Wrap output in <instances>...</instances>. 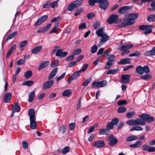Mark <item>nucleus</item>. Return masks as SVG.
Wrapping results in <instances>:
<instances>
[{"instance_id":"f257e3e1","label":"nucleus","mask_w":155,"mask_h":155,"mask_svg":"<svg viewBox=\"0 0 155 155\" xmlns=\"http://www.w3.org/2000/svg\"><path fill=\"white\" fill-rule=\"evenodd\" d=\"M28 116L30 117L31 128L34 129L37 127V123L35 120V112L33 109H31L28 111Z\"/></svg>"},{"instance_id":"f03ea898","label":"nucleus","mask_w":155,"mask_h":155,"mask_svg":"<svg viewBox=\"0 0 155 155\" xmlns=\"http://www.w3.org/2000/svg\"><path fill=\"white\" fill-rule=\"evenodd\" d=\"M150 69L149 67L146 65L143 67L141 65L137 66L136 69V72L139 74L142 75L144 73L148 74L150 72Z\"/></svg>"},{"instance_id":"7ed1b4c3","label":"nucleus","mask_w":155,"mask_h":155,"mask_svg":"<svg viewBox=\"0 0 155 155\" xmlns=\"http://www.w3.org/2000/svg\"><path fill=\"white\" fill-rule=\"evenodd\" d=\"M153 26L152 25H141L139 27V28L142 30H145L144 34L147 35L152 32V28Z\"/></svg>"},{"instance_id":"20e7f679","label":"nucleus","mask_w":155,"mask_h":155,"mask_svg":"<svg viewBox=\"0 0 155 155\" xmlns=\"http://www.w3.org/2000/svg\"><path fill=\"white\" fill-rule=\"evenodd\" d=\"M139 117L142 119L145 120L147 123H150L153 121L154 118L153 117H151L148 114H143L139 115Z\"/></svg>"},{"instance_id":"39448f33","label":"nucleus","mask_w":155,"mask_h":155,"mask_svg":"<svg viewBox=\"0 0 155 155\" xmlns=\"http://www.w3.org/2000/svg\"><path fill=\"white\" fill-rule=\"evenodd\" d=\"M107 84V81L106 80H104L98 82H94L92 84V87L95 88L96 87H102L106 86Z\"/></svg>"},{"instance_id":"423d86ee","label":"nucleus","mask_w":155,"mask_h":155,"mask_svg":"<svg viewBox=\"0 0 155 155\" xmlns=\"http://www.w3.org/2000/svg\"><path fill=\"white\" fill-rule=\"evenodd\" d=\"M119 18L118 16L116 15H112L107 19V22L109 24H112L114 23H117V20Z\"/></svg>"},{"instance_id":"0eeeda50","label":"nucleus","mask_w":155,"mask_h":155,"mask_svg":"<svg viewBox=\"0 0 155 155\" xmlns=\"http://www.w3.org/2000/svg\"><path fill=\"white\" fill-rule=\"evenodd\" d=\"M108 140L110 141L109 144L110 146L115 145L117 142V139L113 134L110 135L108 137Z\"/></svg>"},{"instance_id":"6e6552de","label":"nucleus","mask_w":155,"mask_h":155,"mask_svg":"<svg viewBox=\"0 0 155 155\" xmlns=\"http://www.w3.org/2000/svg\"><path fill=\"white\" fill-rule=\"evenodd\" d=\"M105 145V143L104 141H97L93 142V146L96 148H102Z\"/></svg>"},{"instance_id":"1a4fd4ad","label":"nucleus","mask_w":155,"mask_h":155,"mask_svg":"<svg viewBox=\"0 0 155 155\" xmlns=\"http://www.w3.org/2000/svg\"><path fill=\"white\" fill-rule=\"evenodd\" d=\"M130 75L129 74L123 75L120 80V82L124 84H127L130 81Z\"/></svg>"},{"instance_id":"9d476101","label":"nucleus","mask_w":155,"mask_h":155,"mask_svg":"<svg viewBox=\"0 0 155 155\" xmlns=\"http://www.w3.org/2000/svg\"><path fill=\"white\" fill-rule=\"evenodd\" d=\"M109 2L107 0H103L99 3V6L102 10H105L107 8Z\"/></svg>"},{"instance_id":"9b49d317","label":"nucleus","mask_w":155,"mask_h":155,"mask_svg":"<svg viewBox=\"0 0 155 155\" xmlns=\"http://www.w3.org/2000/svg\"><path fill=\"white\" fill-rule=\"evenodd\" d=\"M48 17L47 15H44L41 16L39 18L35 24L36 26H38L45 21L48 18Z\"/></svg>"},{"instance_id":"f8f14e48","label":"nucleus","mask_w":155,"mask_h":155,"mask_svg":"<svg viewBox=\"0 0 155 155\" xmlns=\"http://www.w3.org/2000/svg\"><path fill=\"white\" fill-rule=\"evenodd\" d=\"M101 37V41L98 45V47H100L104 43L109 40L110 37L106 34H104Z\"/></svg>"},{"instance_id":"ddd939ff","label":"nucleus","mask_w":155,"mask_h":155,"mask_svg":"<svg viewBox=\"0 0 155 155\" xmlns=\"http://www.w3.org/2000/svg\"><path fill=\"white\" fill-rule=\"evenodd\" d=\"M123 21L124 22V24L127 26H129L134 24L135 21H134V19H132L131 18L126 17L124 19Z\"/></svg>"},{"instance_id":"4468645a","label":"nucleus","mask_w":155,"mask_h":155,"mask_svg":"<svg viewBox=\"0 0 155 155\" xmlns=\"http://www.w3.org/2000/svg\"><path fill=\"white\" fill-rule=\"evenodd\" d=\"M20 109L21 107L19 104L18 102H15L12 106V110L13 113L19 112L20 110Z\"/></svg>"},{"instance_id":"2eb2a0df","label":"nucleus","mask_w":155,"mask_h":155,"mask_svg":"<svg viewBox=\"0 0 155 155\" xmlns=\"http://www.w3.org/2000/svg\"><path fill=\"white\" fill-rule=\"evenodd\" d=\"M68 54V52L67 51L63 52L61 49H59L57 51L56 54V55L57 56H60V58L65 57Z\"/></svg>"},{"instance_id":"dca6fc26","label":"nucleus","mask_w":155,"mask_h":155,"mask_svg":"<svg viewBox=\"0 0 155 155\" xmlns=\"http://www.w3.org/2000/svg\"><path fill=\"white\" fill-rule=\"evenodd\" d=\"M54 83V81L52 80L46 82L43 85V89L45 90L50 87L53 85Z\"/></svg>"},{"instance_id":"f3484780","label":"nucleus","mask_w":155,"mask_h":155,"mask_svg":"<svg viewBox=\"0 0 155 155\" xmlns=\"http://www.w3.org/2000/svg\"><path fill=\"white\" fill-rule=\"evenodd\" d=\"M115 61V59H112L108 61L106 63L107 66H105L104 69H109L111 66L114 64Z\"/></svg>"},{"instance_id":"a211bd4d","label":"nucleus","mask_w":155,"mask_h":155,"mask_svg":"<svg viewBox=\"0 0 155 155\" xmlns=\"http://www.w3.org/2000/svg\"><path fill=\"white\" fill-rule=\"evenodd\" d=\"M133 46L134 45L132 44H127L123 45L120 48L118 49L120 51H124L127 49L132 48Z\"/></svg>"},{"instance_id":"6ab92c4d","label":"nucleus","mask_w":155,"mask_h":155,"mask_svg":"<svg viewBox=\"0 0 155 155\" xmlns=\"http://www.w3.org/2000/svg\"><path fill=\"white\" fill-rule=\"evenodd\" d=\"M130 59L129 58H123L118 62V64L123 65L127 64H130Z\"/></svg>"},{"instance_id":"aec40b11","label":"nucleus","mask_w":155,"mask_h":155,"mask_svg":"<svg viewBox=\"0 0 155 155\" xmlns=\"http://www.w3.org/2000/svg\"><path fill=\"white\" fill-rule=\"evenodd\" d=\"M43 48V47L41 45H38L35 47L31 51V52L33 54H37L40 52Z\"/></svg>"},{"instance_id":"412c9836","label":"nucleus","mask_w":155,"mask_h":155,"mask_svg":"<svg viewBox=\"0 0 155 155\" xmlns=\"http://www.w3.org/2000/svg\"><path fill=\"white\" fill-rule=\"evenodd\" d=\"M58 71V68L56 67L51 71L48 77L49 80H51L53 78L56 74Z\"/></svg>"},{"instance_id":"4be33fe9","label":"nucleus","mask_w":155,"mask_h":155,"mask_svg":"<svg viewBox=\"0 0 155 155\" xmlns=\"http://www.w3.org/2000/svg\"><path fill=\"white\" fill-rule=\"evenodd\" d=\"M144 55L147 56L155 55V47H153L151 50L146 51Z\"/></svg>"},{"instance_id":"5701e85b","label":"nucleus","mask_w":155,"mask_h":155,"mask_svg":"<svg viewBox=\"0 0 155 155\" xmlns=\"http://www.w3.org/2000/svg\"><path fill=\"white\" fill-rule=\"evenodd\" d=\"M12 98V94L10 93H6L5 95L4 101L5 103H8L9 102Z\"/></svg>"},{"instance_id":"b1692460","label":"nucleus","mask_w":155,"mask_h":155,"mask_svg":"<svg viewBox=\"0 0 155 155\" xmlns=\"http://www.w3.org/2000/svg\"><path fill=\"white\" fill-rule=\"evenodd\" d=\"M49 61H45L42 62L40 64L38 68V70L40 71L44 68L47 67L49 64Z\"/></svg>"},{"instance_id":"393cba45","label":"nucleus","mask_w":155,"mask_h":155,"mask_svg":"<svg viewBox=\"0 0 155 155\" xmlns=\"http://www.w3.org/2000/svg\"><path fill=\"white\" fill-rule=\"evenodd\" d=\"M135 120L136 125L143 126L146 124V121L140 118H138Z\"/></svg>"},{"instance_id":"a878e982","label":"nucleus","mask_w":155,"mask_h":155,"mask_svg":"<svg viewBox=\"0 0 155 155\" xmlns=\"http://www.w3.org/2000/svg\"><path fill=\"white\" fill-rule=\"evenodd\" d=\"M130 9V7L128 6H125L120 8L118 10V12L119 13L123 14L126 12Z\"/></svg>"},{"instance_id":"bb28decb","label":"nucleus","mask_w":155,"mask_h":155,"mask_svg":"<svg viewBox=\"0 0 155 155\" xmlns=\"http://www.w3.org/2000/svg\"><path fill=\"white\" fill-rule=\"evenodd\" d=\"M72 92L71 90L67 89L64 91L62 94V95L64 97H70L71 95Z\"/></svg>"},{"instance_id":"cd10ccee","label":"nucleus","mask_w":155,"mask_h":155,"mask_svg":"<svg viewBox=\"0 0 155 155\" xmlns=\"http://www.w3.org/2000/svg\"><path fill=\"white\" fill-rule=\"evenodd\" d=\"M17 31H15L12 33H11L9 35L7 36V37L6 39L5 40V42L7 41L8 40H9L10 39H11L14 37H15V36L17 34Z\"/></svg>"},{"instance_id":"c85d7f7f","label":"nucleus","mask_w":155,"mask_h":155,"mask_svg":"<svg viewBox=\"0 0 155 155\" xmlns=\"http://www.w3.org/2000/svg\"><path fill=\"white\" fill-rule=\"evenodd\" d=\"M59 25L58 23L55 24L53 28L51 31H50V33H57L59 29Z\"/></svg>"},{"instance_id":"c756f323","label":"nucleus","mask_w":155,"mask_h":155,"mask_svg":"<svg viewBox=\"0 0 155 155\" xmlns=\"http://www.w3.org/2000/svg\"><path fill=\"white\" fill-rule=\"evenodd\" d=\"M28 43L27 41L25 40L22 42L19 45V49L21 51H23L24 49L25 46L27 45Z\"/></svg>"},{"instance_id":"7c9ffc66","label":"nucleus","mask_w":155,"mask_h":155,"mask_svg":"<svg viewBox=\"0 0 155 155\" xmlns=\"http://www.w3.org/2000/svg\"><path fill=\"white\" fill-rule=\"evenodd\" d=\"M109 130L107 128L102 129L100 130L99 134L101 135L106 134L107 135L109 134Z\"/></svg>"},{"instance_id":"2f4dec72","label":"nucleus","mask_w":155,"mask_h":155,"mask_svg":"<svg viewBox=\"0 0 155 155\" xmlns=\"http://www.w3.org/2000/svg\"><path fill=\"white\" fill-rule=\"evenodd\" d=\"M142 143L141 141H138L136 143L130 145V147L133 148H137L140 147L142 145Z\"/></svg>"},{"instance_id":"473e14b6","label":"nucleus","mask_w":155,"mask_h":155,"mask_svg":"<svg viewBox=\"0 0 155 155\" xmlns=\"http://www.w3.org/2000/svg\"><path fill=\"white\" fill-rule=\"evenodd\" d=\"M83 2V0H76L73 3L76 8L81 6Z\"/></svg>"},{"instance_id":"72a5a7b5","label":"nucleus","mask_w":155,"mask_h":155,"mask_svg":"<svg viewBox=\"0 0 155 155\" xmlns=\"http://www.w3.org/2000/svg\"><path fill=\"white\" fill-rule=\"evenodd\" d=\"M103 29L104 28L102 27L99 29H98L97 30L96 33L98 36L101 37V36H103V35L104 34L103 33Z\"/></svg>"},{"instance_id":"f704fd0d","label":"nucleus","mask_w":155,"mask_h":155,"mask_svg":"<svg viewBox=\"0 0 155 155\" xmlns=\"http://www.w3.org/2000/svg\"><path fill=\"white\" fill-rule=\"evenodd\" d=\"M35 95V92L34 91H31L29 94V101L31 102L33 101Z\"/></svg>"},{"instance_id":"c9c22d12","label":"nucleus","mask_w":155,"mask_h":155,"mask_svg":"<svg viewBox=\"0 0 155 155\" xmlns=\"http://www.w3.org/2000/svg\"><path fill=\"white\" fill-rule=\"evenodd\" d=\"M34 83L33 81H26L23 82V85H25L27 86H31L33 85Z\"/></svg>"},{"instance_id":"e433bc0d","label":"nucleus","mask_w":155,"mask_h":155,"mask_svg":"<svg viewBox=\"0 0 155 155\" xmlns=\"http://www.w3.org/2000/svg\"><path fill=\"white\" fill-rule=\"evenodd\" d=\"M147 19L149 22L155 21V14L148 16Z\"/></svg>"},{"instance_id":"4c0bfd02","label":"nucleus","mask_w":155,"mask_h":155,"mask_svg":"<svg viewBox=\"0 0 155 155\" xmlns=\"http://www.w3.org/2000/svg\"><path fill=\"white\" fill-rule=\"evenodd\" d=\"M139 16V15L138 13H131L130 14L128 15V17L131 18L132 19H134L135 21V19H137Z\"/></svg>"},{"instance_id":"58836bf2","label":"nucleus","mask_w":155,"mask_h":155,"mask_svg":"<svg viewBox=\"0 0 155 155\" xmlns=\"http://www.w3.org/2000/svg\"><path fill=\"white\" fill-rule=\"evenodd\" d=\"M140 78L144 80H150L151 78V76L150 75L147 74H146L141 76Z\"/></svg>"},{"instance_id":"ea45409f","label":"nucleus","mask_w":155,"mask_h":155,"mask_svg":"<svg viewBox=\"0 0 155 155\" xmlns=\"http://www.w3.org/2000/svg\"><path fill=\"white\" fill-rule=\"evenodd\" d=\"M137 137L135 135L130 136L127 137V142H130L137 139Z\"/></svg>"},{"instance_id":"a19ab883","label":"nucleus","mask_w":155,"mask_h":155,"mask_svg":"<svg viewBox=\"0 0 155 155\" xmlns=\"http://www.w3.org/2000/svg\"><path fill=\"white\" fill-rule=\"evenodd\" d=\"M84 8L81 7L77 8L75 11V13L74 14L75 16H77L79 14H81L83 11Z\"/></svg>"},{"instance_id":"79ce46f5","label":"nucleus","mask_w":155,"mask_h":155,"mask_svg":"<svg viewBox=\"0 0 155 155\" xmlns=\"http://www.w3.org/2000/svg\"><path fill=\"white\" fill-rule=\"evenodd\" d=\"M76 8L73 3H72L68 5L67 10L70 11H72L75 10Z\"/></svg>"},{"instance_id":"37998d69","label":"nucleus","mask_w":155,"mask_h":155,"mask_svg":"<svg viewBox=\"0 0 155 155\" xmlns=\"http://www.w3.org/2000/svg\"><path fill=\"white\" fill-rule=\"evenodd\" d=\"M140 54L141 53L139 51H137L129 54V57L136 56L138 57L140 56Z\"/></svg>"},{"instance_id":"c03bdc74","label":"nucleus","mask_w":155,"mask_h":155,"mask_svg":"<svg viewBox=\"0 0 155 155\" xmlns=\"http://www.w3.org/2000/svg\"><path fill=\"white\" fill-rule=\"evenodd\" d=\"M81 73H80V71H79L74 72L73 74L71 76L72 78L74 79V80H75L78 77Z\"/></svg>"},{"instance_id":"a18cd8bd","label":"nucleus","mask_w":155,"mask_h":155,"mask_svg":"<svg viewBox=\"0 0 155 155\" xmlns=\"http://www.w3.org/2000/svg\"><path fill=\"white\" fill-rule=\"evenodd\" d=\"M32 72L31 71H28L25 72L24 74L25 77L26 78H30L32 75Z\"/></svg>"},{"instance_id":"49530a36","label":"nucleus","mask_w":155,"mask_h":155,"mask_svg":"<svg viewBox=\"0 0 155 155\" xmlns=\"http://www.w3.org/2000/svg\"><path fill=\"white\" fill-rule=\"evenodd\" d=\"M126 124L131 126L136 125L135 120L130 119L127 120L126 122Z\"/></svg>"},{"instance_id":"de8ad7c7","label":"nucleus","mask_w":155,"mask_h":155,"mask_svg":"<svg viewBox=\"0 0 155 155\" xmlns=\"http://www.w3.org/2000/svg\"><path fill=\"white\" fill-rule=\"evenodd\" d=\"M81 52V48L76 49L73 51V55H79Z\"/></svg>"},{"instance_id":"09e8293b","label":"nucleus","mask_w":155,"mask_h":155,"mask_svg":"<svg viewBox=\"0 0 155 155\" xmlns=\"http://www.w3.org/2000/svg\"><path fill=\"white\" fill-rule=\"evenodd\" d=\"M59 132H61L62 131V133L64 134L66 130V128L65 125H63L61 127H60L58 128Z\"/></svg>"},{"instance_id":"8fccbe9b","label":"nucleus","mask_w":155,"mask_h":155,"mask_svg":"<svg viewBox=\"0 0 155 155\" xmlns=\"http://www.w3.org/2000/svg\"><path fill=\"white\" fill-rule=\"evenodd\" d=\"M126 110V108L124 106H122L118 108L117 112L119 113H121L125 112Z\"/></svg>"},{"instance_id":"3c124183","label":"nucleus","mask_w":155,"mask_h":155,"mask_svg":"<svg viewBox=\"0 0 155 155\" xmlns=\"http://www.w3.org/2000/svg\"><path fill=\"white\" fill-rule=\"evenodd\" d=\"M135 112L134 111L128 112L127 114V117L128 118H131L135 115Z\"/></svg>"},{"instance_id":"603ef678","label":"nucleus","mask_w":155,"mask_h":155,"mask_svg":"<svg viewBox=\"0 0 155 155\" xmlns=\"http://www.w3.org/2000/svg\"><path fill=\"white\" fill-rule=\"evenodd\" d=\"M59 63V62L57 59L54 60V61L51 62V66L52 67H54L57 66Z\"/></svg>"},{"instance_id":"864d4df0","label":"nucleus","mask_w":155,"mask_h":155,"mask_svg":"<svg viewBox=\"0 0 155 155\" xmlns=\"http://www.w3.org/2000/svg\"><path fill=\"white\" fill-rule=\"evenodd\" d=\"M91 80L92 79L91 78H87L82 84V86L84 87L87 86L90 83Z\"/></svg>"},{"instance_id":"5fc2aeb1","label":"nucleus","mask_w":155,"mask_h":155,"mask_svg":"<svg viewBox=\"0 0 155 155\" xmlns=\"http://www.w3.org/2000/svg\"><path fill=\"white\" fill-rule=\"evenodd\" d=\"M88 66V64H85L83 65L82 68L81 70H79V71H80V73H81V72H84L85 71Z\"/></svg>"},{"instance_id":"6e6d98bb","label":"nucleus","mask_w":155,"mask_h":155,"mask_svg":"<svg viewBox=\"0 0 155 155\" xmlns=\"http://www.w3.org/2000/svg\"><path fill=\"white\" fill-rule=\"evenodd\" d=\"M70 149L68 147H66L63 148L62 150V152L64 154H65L69 152Z\"/></svg>"},{"instance_id":"4d7b16f0","label":"nucleus","mask_w":155,"mask_h":155,"mask_svg":"<svg viewBox=\"0 0 155 155\" xmlns=\"http://www.w3.org/2000/svg\"><path fill=\"white\" fill-rule=\"evenodd\" d=\"M97 49V47L96 45H93L91 48V52L92 53H94L96 51Z\"/></svg>"},{"instance_id":"13d9d810","label":"nucleus","mask_w":155,"mask_h":155,"mask_svg":"<svg viewBox=\"0 0 155 155\" xmlns=\"http://www.w3.org/2000/svg\"><path fill=\"white\" fill-rule=\"evenodd\" d=\"M117 72V70L112 69L108 71L107 72L108 74H116Z\"/></svg>"},{"instance_id":"bf43d9fd","label":"nucleus","mask_w":155,"mask_h":155,"mask_svg":"<svg viewBox=\"0 0 155 155\" xmlns=\"http://www.w3.org/2000/svg\"><path fill=\"white\" fill-rule=\"evenodd\" d=\"M25 59H21L17 61L16 64L18 65L20 64H23L25 63Z\"/></svg>"},{"instance_id":"052dcab7","label":"nucleus","mask_w":155,"mask_h":155,"mask_svg":"<svg viewBox=\"0 0 155 155\" xmlns=\"http://www.w3.org/2000/svg\"><path fill=\"white\" fill-rule=\"evenodd\" d=\"M119 120L117 118H115L113 119L111 122L114 125H117V123H118Z\"/></svg>"},{"instance_id":"680f3d73","label":"nucleus","mask_w":155,"mask_h":155,"mask_svg":"<svg viewBox=\"0 0 155 155\" xmlns=\"http://www.w3.org/2000/svg\"><path fill=\"white\" fill-rule=\"evenodd\" d=\"M51 4V1L50 0L48 1L43 6V8H49L50 5Z\"/></svg>"},{"instance_id":"e2e57ef3","label":"nucleus","mask_w":155,"mask_h":155,"mask_svg":"<svg viewBox=\"0 0 155 155\" xmlns=\"http://www.w3.org/2000/svg\"><path fill=\"white\" fill-rule=\"evenodd\" d=\"M107 129L109 130L112 129L114 128V125L111 122H109L107 124Z\"/></svg>"},{"instance_id":"0e129e2a","label":"nucleus","mask_w":155,"mask_h":155,"mask_svg":"<svg viewBox=\"0 0 155 155\" xmlns=\"http://www.w3.org/2000/svg\"><path fill=\"white\" fill-rule=\"evenodd\" d=\"M51 8H54L55 7L58 5V1H55L53 2L51 4Z\"/></svg>"},{"instance_id":"69168bd1","label":"nucleus","mask_w":155,"mask_h":155,"mask_svg":"<svg viewBox=\"0 0 155 155\" xmlns=\"http://www.w3.org/2000/svg\"><path fill=\"white\" fill-rule=\"evenodd\" d=\"M51 24L49 23L44 28H43L44 31L45 32L47 31L51 26Z\"/></svg>"},{"instance_id":"338daca9","label":"nucleus","mask_w":155,"mask_h":155,"mask_svg":"<svg viewBox=\"0 0 155 155\" xmlns=\"http://www.w3.org/2000/svg\"><path fill=\"white\" fill-rule=\"evenodd\" d=\"M149 147L150 146L146 144L144 145L143 146V150L144 151H148L149 152Z\"/></svg>"},{"instance_id":"774afa93","label":"nucleus","mask_w":155,"mask_h":155,"mask_svg":"<svg viewBox=\"0 0 155 155\" xmlns=\"http://www.w3.org/2000/svg\"><path fill=\"white\" fill-rule=\"evenodd\" d=\"M86 27V26L85 23H81L79 26V29L80 30L82 29L85 28Z\"/></svg>"}]
</instances>
